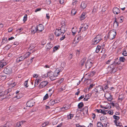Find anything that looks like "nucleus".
Returning a JSON list of instances; mask_svg holds the SVG:
<instances>
[{
    "instance_id": "obj_10",
    "label": "nucleus",
    "mask_w": 127,
    "mask_h": 127,
    "mask_svg": "<svg viewBox=\"0 0 127 127\" xmlns=\"http://www.w3.org/2000/svg\"><path fill=\"white\" fill-rule=\"evenodd\" d=\"M26 57H25L24 55L20 57L17 58L16 60V62L17 63H19L20 62L24 60Z\"/></svg>"
},
{
    "instance_id": "obj_53",
    "label": "nucleus",
    "mask_w": 127,
    "mask_h": 127,
    "mask_svg": "<svg viewBox=\"0 0 127 127\" xmlns=\"http://www.w3.org/2000/svg\"><path fill=\"white\" fill-rule=\"evenodd\" d=\"M111 110H111H109L108 111L107 113H108L109 114H110V115H113V111L112 110Z\"/></svg>"
},
{
    "instance_id": "obj_23",
    "label": "nucleus",
    "mask_w": 127,
    "mask_h": 127,
    "mask_svg": "<svg viewBox=\"0 0 127 127\" xmlns=\"http://www.w3.org/2000/svg\"><path fill=\"white\" fill-rule=\"evenodd\" d=\"M58 102H55V100H51L48 102V104L49 105H53L55 103H57Z\"/></svg>"
},
{
    "instance_id": "obj_8",
    "label": "nucleus",
    "mask_w": 127,
    "mask_h": 127,
    "mask_svg": "<svg viewBox=\"0 0 127 127\" xmlns=\"http://www.w3.org/2000/svg\"><path fill=\"white\" fill-rule=\"evenodd\" d=\"M120 64L121 62L120 61H119V59L118 58H117L114 60V61L113 62V63L111 64V65L114 66H117Z\"/></svg>"
},
{
    "instance_id": "obj_40",
    "label": "nucleus",
    "mask_w": 127,
    "mask_h": 127,
    "mask_svg": "<svg viewBox=\"0 0 127 127\" xmlns=\"http://www.w3.org/2000/svg\"><path fill=\"white\" fill-rule=\"evenodd\" d=\"M88 25H87L86 24H85L83 26V30L84 31H85L88 28Z\"/></svg>"
},
{
    "instance_id": "obj_13",
    "label": "nucleus",
    "mask_w": 127,
    "mask_h": 127,
    "mask_svg": "<svg viewBox=\"0 0 127 127\" xmlns=\"http://www.w3.org/2000/svg\"><path fill=\"white\" fill-rule=\"evenodd\" d=\"M88 108L87 106L84 107L82 109L80 110V111H82L83 112V114L86 113V114H88Z\"/></svg>"
},
{
    "instance_id": "obj_24",
    "label": "nucleus",
    "mask_w": 127,
    "mask_h": 127,
    "mask_svg": "<svg viewBox=\"0 0 127 127\" xmlns=\"http://www.w3.org/2000/svg\"><path fill=\"white\" fill-rule=\"evenodd\" d=\"M46 46L47 47L46 48L47 50H49L53 47V45L51 43H49L47 44Z\"/></svg>"
},
{
    "instance_id": "obj_58",
    "label": "nucleus",
    "mask_w": 127,
    "mask_h": 127,
    "mask_svg": "<svg viewBox=\"0 0 127 127\" xmlns=\"http://www.w3.org/2000/svg\"><path fill=\"white\" fill-rule=\"evenodd\" d=\"M11 47V46L10 45H7L5 47L6 48L7 47V49L8 50L10 49Z\"/></svg>"
},
{
    "instance_id": "obj_3",
    "label": "nucleus",
    "mask_w": 127,
    "mask_h": 127,
    "mask_svg": "<svg viewBox=\"0 0 127 127\" xmlns=\"http://www.w3.org/2000/svg\"><path fill=\"white\" fill-rule=\"evenodd\" d=\"M3 71L6 74H9L12 73V70L11 67L9 66H7L4 68Z\"/></svg>"
},
{
    "instance_id": "obj_37",
    "label": "nucleus",
    "mask_w": 127,
    "mask_h": 127,
    "mask_svg": "<svg viewBox=\"0 0 127 127\" xmlns=\"http://www.w3.org/2000/svg\"><path fill=\"white\" fill-rule=\"evenodd\" d=\"M40 80L39 79L35 80L34 86H35L36 85L37 86L38 84V82H39Z\"/></svg>"
},
{
    "instance_id": "obj_54",
    "label": "nucleus",
    "mask_w": 127,
    "mask_h": 127,
    "mask_svg": "<svg viewBox=\"0 0 127 127\" xmlns=\"http://www.w3.org/2000/svg\"><path fill=\"white\" fill-rule=\"evenodd\" d=\"M63 34H63L62 35V37H61L60 39L61 40H63L65 38V35H63Z\"/></svg>"
},
{
    "instance_id": "obj_28",
    "label": "nucleus",
    "mask_w": 127,
    "mask_h": 127,
    "mask_svg": "<svg viewBox=\"0 0 127 127\" xmlns=\"http://www.w3.org/2000/svg\"><path fill=\"white\" fill-rule=\"evenodd\" d=\"M92 93H96L95 94V95L96 94V93H98L99 94L100 93V92H98L97 89L96 87L94 89L92 90Z\"/></svg>"
},
{
    "instance_id": "obj_27",
    "label": "nucleus",
    "mask_w": 127,
    "mask_h": 127,
    "mask_svg": "<svg viewBox=\"0 0 127 127\" xmlns=\"http://www.w3.org/2000/svg\"><path fill=\"white\" fill-rule=\"evenodd\" d=\"M49 122L48 121H45L42 124V127H45L48 126L49 125Z\"/></svg>"
},
{
    "instance_id": "obj_22",
    "label": "nucleus",
    "mask_w": 127,
    "mask_h": 127,
    "mask_svg": "<svg viewBox=\"0 0 127 127\" xmlns=\"http://www.w3.org/2000/svg\"><path fill=\"white\" fill-rule=\"evenodd\" d=\"M86 58L84 57L81 61L80 62V64H81L82 66H83L84 65V64L85 63V62L86 60Z\"/></svg>"
},
{
    "instance_id": "obj_64",
    "label": "nucleus",
    "mask_w": 127,
    "mask_h": 127,
    "mask_svg": "<svg viewBox=\"0 0 127 127\" xmlns=\"http://www.w3.org/2000/svg\"><path fill=\"white\" fill-rule=\"evenodd\" d=\"M47 4H50L51 3V0H48L47 1Z\"/></svg>"
},
{
    "instance_id": "obj_44",
    "label": "nucleus",
    "mask_w": 127,
    "mask_h": 127,
    "mask_svg": "<svg viewBox=\"0 0 127 127\" xmlns=\"http://www.w3.org/2000/svg\"><path fill=\"white\" fill-rule=\"evenodd\" d=\"M76 13V11L74 10H72L71 11V14L72 15H74Z\"/></svg>"
},
{
    "instance_id": "obj_21",
    "label": "nucleus",
    "mask_w": 127,
    "mask_h": 127,
    "mask_svg": "<svg viewBox=\"0 0 127 127\" xmlns=\"http://www.w3.org/2000/svg\"><path fill=\"white\" fill-rule=\"evenodd\" d=\"M36 28L34 27L33 28V27H32L31 31V32L32 33V34H34L36 32H37V31L36 30Z\"/></svg>"
},
{
    "instance_id": "obj_20",
    "label": "nucleus",
    "mask_w": 127,
    "mask_h": 127,
    "mask_svg": "<svg viewBox=\"0 0 127 127\" xmlns=\"http://www.w3.org/2000/svg\"><path fill=\"white\" fill-rule=\"evenodd\" d=\"M114 122L115 123L116 125L117 126H121L122 125V123L117 120H115L114 121Z\"/></svg>"
},
{
    "instance_id": "obj_48",
    "label": "nucleus",
    "mask_w": 127,
    "mask_h": 127,
    "mask_svg": "<svg viewBox=\"0 0 127 127\" xmlns=\"http://www.w3.org/2000/svg\"><path fill=\"white\" fill-rule=\"evenodd\" d=\"M78 1L77 0H73V2L72 3V5H75L77 2Z\"/></svg>"
},
{
    "instance_id": "obj_42",
    "label": "nucleus",
    "mask_w": 127,
    "mask_h": 127,
    "mask_svg": "<svg viewBox=\"0 0 127 127\" xmlns=\"http://www.w3.org/2000/svg\"><path fill=\"white\" fill-rule=\"evenodd\" d=\"M95 85V84H91L89 87L88 88V91H89V90L92 88L93 87H94V86Z\"/></svg>"
},
{
    "instance_id": "obj_57",
    "label": "nucleus",
    "mask_w": 127,
    "mask_h": 127,
    "mask_svg": "<svg viewBox=\"0 0 127 127\" xmlns=\"http://www.w3.org/2000/svg\"><path fill=\"white\" fill-rule=\"evenodd\" d=\"M9 124V122H7L5 125H4V126H3V127H9V126L8 125Z\"/></svg>"
},
{
    "instance_id": "obj_50",
    "label": "nucleus",
    "mask_w": 127,
    "mask_h": 127,
    "mask_svg": "<svg viewBox=\"0 0 127 127\" xmlns=\"http://www.w3.org/2000/svg\"><path fill=\"white\" fill-rule=\"evenodd\" d=\"M4 89V87L3 85H1L0 86V91L3 90Z\"/></svg>"
},
{
    "instance_id": "obj_41",
    "label": "nucleus",
    "mask_w": 127,
    "mask_h": 127,
    "mask_svg": "<svg viewBox=\"0 0 127 127\" xmlns=\"http://www.w3.org/2000/svg\"><path fill=\"white\" fill-rule=\"evenodd\" d=\"M27 19V14H25L24 17L23 21L24 22H25Z\"/></svg>"
},
{
    "instance_id": "obj_59",
    "label": "nucleus",
    "mask_w": 127,
    "mask_h": 127,
    "mask_svg": "<svg viewBox=\"0 0 127 127\" xmlns=\"http://www.w3.org/2000/svg\"><path fill=\"white\" fill-rule=\"evenodd\" d=\"M73 57V55L72 54H70L69 57H68V58L69 60H71L72 58Z\"/></svg>"
},
{
    "instance_id": "obj_29",
    "label": "nucleus",
    "mask_w": 127,
    "mask_h": 127,
    "mask_svg": "<svg viewBox=\"0 0 127 127\" xmlns=\"http://www.w3.org/2000/svg\"><path fill=\"white\" fill-rule=\"evenodd\" d=\"M78 108L81 109L84 106V104L82 102H81L78 104Z\"/></svg>"
},
{
    "instance_id": "obj_25",
    "label": "nucleus",
    "mask_w": 127,
    "mask_h": 127,
    "mask_svg": "<svg viewBox=\"0 0 127 127\" xmlns=\"http://www.w3.org/2000/svg\"><path fill=\"white\" fill-rule=\"evenodd\" d=\"M96 73L95 71H93L90 72L89 74H87L88 76L90 77H92Z\"/></svg>"
},
{
    "instance_id": "obj_16",
    "label": "nucleus",
    "mask_w": 127,
    "mask_h": 127,
    "mask_svg": "<svg viewBox=\"0 0 127 127\" xmlns=\"http://www.w3.org/2000/svg\"><path fill=\"white\" fill-rule=\"evenodd\" d=\"M86 14L85 13L83 12L81 15L80 19L81 20L85 19L86 17Z\"/></svg>"
},
{
    "instance_id": "obj_39",
    "label": "nucleus",
    "mask_w": 127,
    "mask_h": 127,
    "mask_svg": "<svg viewBox=\"0 0 127 127\" xmlns=\"http://www.w3.org/2000/svg\"><path fill=\"white\" fill-rule=\"evenodd\" d=\"M60 47L59 46H56L54 47L53 49V52H55L56 50L59 49L58 47Z\"/></svg>"
},
{
    "instance_id": "obj_47",
    "label": "nucleus",
    "mask_w": 127,
    "mask_h": 127,
    "mask_svg": "<svg viewBox=\"0 0 127 127\" xmlns=\"http://www.w3.org/2000/svg\"><path fill=\"white\" fill-rule=\"evenodd\" d=\"M75 38H77V39L79 41L81 39V36H79V35H76Z\"/></svg>"
},
{
    "instance_id": "obj_4",
    "label": "nucleus",
    "mask_w": 127,
    "mask_h": 127,
    "mask_svg": "<svg viewBox=\"0 0 127 127\" xmlns=\"http://www.w3.org/2000/svg\"><path fill=\"white\" fill-rule=\"evenodd\" d=\"M102 39L101 36L100 35H97L95 37L93 40V42L94 41V44H95L98 43Z\"/></svg>"
},
{
    "instance_id": "obj_14",
    "label": "nucleus",
    "mask_w": 127,
    "mask_h": 127,
    "mask_svg": "<svg viewBox=\"0 0 127 127\" xmlns=\"http://www.w3.org/2000/svg\"><path fill=\"white\" fill-rule=\"evenodd\" d=\"M25 121H22L20 122L19 121L17 122L16 124V127H21V126L23 124V123H25Z\"/></svg>"
},
{
    "instance_id": "obj_61",
    "label": "nucleus",
    "mask_w": 127,
    "mask_h": 127,
    "mask_svg": "<svg viewBox=\"0 0 127 127\" xmlns=\"http://www.w3.org/2000/svg\"><path fill=\"white\" fill-rule=\"evenodd\" d=\"M41 9V8H36L35 11V12H37V11H40Z\"/></svg>"
},
{
    "instance_id": "obj_34",
    "label": "nucleus",
    "mask_w": 127,
    "mask_h": 127,
    "mask_svg": "<svg viewBox=\"0 0 127 127\" xmlns=\"http://www.w3.org/2000/svg\"><path fill=\"white\" fill-rule=\"evenodd\" d=\"M119 60L120 62H123L125 61L126 59L125 58L123 57H121L120 58Z\"/></svg>"
},
{
    "instance_id": "obj_31",
    "label": "nucleus",
    "mask_w": 127,
    "mask_h": 127,
    "mask_svg": "<svg viewBox=\"0 0 127 127\" xmlns=\"http://www.w3.org/2000/svg\"><path fill=\"white\" fill-rule=\"evenodd\" d=\"M6 64V62H1L0 63V68H2Z\"/></svg>"
},
{
    "instance_id": "obj_5",
    "label": "nucleus",
    "mask_w": 127,
    "mask_h": 127,
    "mask_svg": "<svg viewBox=\"0 0 127 127\" xmlns=\"http://www.w3.org/2000/svg\"><path fill=\"white\" fill-rule=\"evenodd\" d=\"M49 83V82L47 81H43L39 85L38 87L39 89L43 88Z\"/></svg>"
},
{
    "instance_id": "obj_46",
    "label": "nucleus",
    "mask_w": 127,
    "mask_h": 127,
    "mask_svg": "<svg viewBox=\"0 0 127 127\" xmlns=\"http://www.w3.org/2000/svg\"><path fill=\"white\" fill-rule=\"evenodd\" d=\"M113 118L116 120H119L120 119V117L115 115L113 116Z\"/></svg>"
},
{
    "instance_id": "obj_60",
    "label": "nucleus",
    "mask_w": 127,
    "mask_h": 127,
    "mask_svg": "<svg viewBox=\"0 0 127 127\" xmlns=\"http://www.w3.org/2000/svg\"><path fill=\"white\" fill-rule=\"evenodd\" d=\"M119 23L118 22H116V23H114V26L115 25L116 27H117L118 26Z\"/></svg>"
},
{
    "instance_id": "obj_17",
    "label": "nucleus",
    "mask_w": 127,
    "mask_h": 127,
    "mask_svg": "<svg viewBox=\"0 0 127 127\" xmlns=\"http://www.w3.org/2000/svg\"><path fill=\"white\" fill-rule=\"evenodd\" d=\"M86 4L84 1L82 2L81 5V7L83 9H84L86 7Z\"/></svg>"
},
{
    "instance_id": "obj_35",
    "label": "nucleus",
    "mask_w": 127,
    "mask_h": 127,
    "mask_svg": "<svg viewBox=\"0 0 127 127\" xmlns=\"http://www.w3.org/2000/svg\"><path fill=\"white\" fill-rule=\"evenodd\" d=\"M97 127H101L102 126V127H103V126L101 122H98L97 123Z\"/></svg>"
},
{
    "instance_id": "obj_33",
    "label": "nucleus",
    "mask_w": 127,
    "mask_h": 127,
    "mask_svg": "<svg viewBox=\"0 0 127 127\" xmlns=\"http://www.w3.org/2000/svg\"><path fill=\"white\" fill-rule=\"evenodd\" d=\"M56 73H55V72L53 73V72L52 71H49L48 72V75L50 77L53 76L54 74H56Z\"/></svg>"
},
{
    "instance_id": "obj_45",
    "label": "nucleus",
    "mask_w": 127,
    "mask_h": 127,
    "mask_svg": "<svg viewBox=\"0 0 127 127\" xmlns=\"http://www.w3.org/2000/svg\"><path fill=\"white\" fill-rule=\"evenodd\" d=\"M28 81V80L26 81L24 83V86L26 88L28 86V85H27Z\"/></svg>"
},
{
    "instance_id": "obj_38",
    "label": "nucleus",
    "mask_w": 127,
    "mask_h": 127,
    "mask_svg": "<svg viewBox=\"0 0 127 127\" xmlns=\"http://www.w3.org/2000/svg\"><path fill=\"white\" fill-rule=\"evenodd\" d=\"M31 53L29 52L27 53L25 55H24L25 57H26V58H28L30 55Z\"/></svg>"
},
{
    "instance_id": "obj_15",
    "label": "nucleus",
    "mask_w": 127,
    "mask_h": 127,
    "mask_svg": "<svg viewBox=\"0 0 127 127\" xmlns=\"http://www.w3.org/2000/svg\"><path fill=\"white\" fill-rule=\"evenodd\" d=\"M98 92L100 91H101L103 90L104 92H106V91H105L104 90H103V87L99 85L98 86L96 87Z\"/></svg>"
},
{
    "instance_id": "obj_63",
    "label": "nucleus",
    "mask_w": 127,
    "mask_h": 127,
    "mask_svg": "<svg viewBox=\"0 0 127 127\" xmlns=\"http://www.w3.org/2000/svg\"><path fill=\"white\" fill-rule=\"evenodd\" d=\"M84 95H82L78 99V100L79 101L80 100L84 98Z\"/></svg>"
},
{
    "instance_id": "obj_11",
    "label": "nucleus",
    "mask_w": 127,
    "mask_h": 127,
    "mask_svg": "<svg viewBox=\"0 0 127 127\" xmlns=\"http://www.w3.org/2000/svg\"><path fill=\"white\" fill-rule=\"evenodd\" d=\"M113 11L115 14H117L120 13V9L117 7H114L113 9Z\"/></svg>"
},
{
    "instance_id": "obj_26",
    "label": "nucleus",
    "mask_w": 127,
    "mask_h": 127,
    "mask_svg": "<svg viewBox=\"0 0 127 127\" xmlns=\"http://www.w3.org/2000/svg\"><path fill=\"white\" fill-rule=\"evenodd\" d=\"M58 75L57 74H54L53 76H52L50 78V79L52 81L56 79V77L58 76Z\"/></svg>"
},
{
    "instance_id": "obj_55",
    "label": "nucleus",
    "mask_w": 127,
    "mask_h": 127,
    "mask_svg": "<svg viewBox=\"0 0 127 127\" xmlns=\"http://www.w3.org/2000/svg\"><path fill=\"white\" fill-rule=\"evenodd\" d=\"M3 91L1 92L0 93V96H1V97L2 96H4V95H5Z\"/></svg>"
},
{
    "instance_id": "obj_51",
    "label": "nucleus",
    "mask_w": 127,
    "mask_h": 127,
    "mask_svg": "<svg viewBox=\"0 0 127 127\" xmlns=\"http://www.w3.org/2000/svg\"><path fill=\"white\" fill-rule=\"evenodd\" d=\"M122 54L124 56H127V52L126 51H124L122 53Z\"/></svg>"
},
{
    "instance_id": "obj_9",
    "label": "nucleus",
    "mask_w": 127,
    "mask_h": 127,
    "mask_svg": "<svg viewBox=\"0 0 127 127\" xmlns=\"http://www.w3.org/2000/svg\"><path fill=\"white\" fill-rule=\"evenodd\" d=\"M59 29H56L55 31V34L56 37L59 36L61 35L63 32Z\"/></svg>"
},
{
    "instance_id": "obj_32",
    "label": "nucleus",
    "mask_w": 127,
    "mask_h": 127,
    "mask_svg": "<svg viewBox=\"0 0 127 127\" xmlns=\"http://www.w3.org/2000/svg\"><path fill=\"white\" fill-rule=\"evenodd\" d=\"M101 48V46L99 45H98L96 48L95 52L96 53H98Z\"/></svg>"
},
{
    "instance_id": "obj_2",
    "label": "nucleus",
    "mask_w": 127,
    "mask_h": 127,
    "mask_svg": "<svg viewBox=\"0 0 127 127\" xmlns=\"http://www.w3.org/2000/svg\"><path fill=\"white\" fill-rule=\"evenodd\" d=\"M94 63V61L91 59L88 60L85 64V66L86 68H90L92 66V64Z\"/></svg>"
},
{
    "instance_id": "obj_43",
    "label": "nucleus",
    "mask_w": 127,
    "mask_h": 127,
    "mask_svg": "<svg viewBox=\"0 0 127 127\" xmlns=\"http://www.w3.org/2000/svg\"><path fill=\"white\" fill-rule=\"evenodd\" d=\"M48 94H46L43 97V100H45L48 98Z\"/></svg>"
},
{
    "instance_id": "obj_56",
    "label": "nucleus",
    "mask_w": 127,
    "mask_h": 127,
    "mask_svg": "<svg viewBox=\"0 0 127 127\" xmlns=\"http://www.w3.org/2000/svg\"><path fill=\"white\" fill-rule=\"evenodd\" d=\"M46 43V41L45 40H43L41 42L42 45H44Z\"/></svg>"
},
{
    "instance_id": "obj_30",
    "label": "nucleus",
    "mask_w": 127,
    "mask_h": 127,
    "mask_svg": "<svg viewBox=\"0 0 127 127\" xmlns=\"http://www.w3.org/2000/svg\"><path fill=\"white\" fill-rule=\"evenodd\" d=\"M62 71V70L61 69H59V68H57L55 71V73H57V74L58 75L59 74L60 72H61Z\"/></svg>"
},
{
    "instance_id": "obj_36",
    "label": "nucleus",
    "mask_w": 127,
    "mask_h": 127,
    "mask_svg": "<svg viewBox=\"0 0 127 127\" xmlns=\"http://www.w3.org/2000/svg\"><path fill=\"white\" fill-rule=\"evenodd\" d=\"M73 117V114H70L67 116V118L68 119H71Z\"/></svg>"
},
{
    "instance_id": "obj_49",
    "label": "nucleus",
    "mask_w": 127,
    "mask_h": 127,
    "mask_svg": "<svg viewBox=\"0 0 127 127\" xmlns=\"http://www.w3.org/2000/svg\"><path fill=\"white\" fill-rule=\"evenodd\" d=\"M122 95H120L119 97V99L121 100V101H122V100L124 99V97Z\"/></svg>"
},
{
    "instance_id": "obj_6",
    "label": "nucleus",
    "mask_w": 127,
    "mask_h": 127,
    "mask_svg": "<svg viewBox=\"0 0 127 127\" xmlns=\"http://www.w3.org/2000/svg\"><path fill=\"white\" fill-rule=\"evenodd\" d=\"M36 30L37 31V32L39 33L42 32L44 29V26L43 25L40 24L38 25L36 27Z\"/></svg>"
},
{
    "instance_id": "obj_1",
    "label": "nucleus",
    "mask_w": 127,
    "mask_h": 127,
    "mask_svg": "<svg viewBox=\"0 0 127 127\" xmlns=\"http://www.w3.org/2000/svg\"><path fill=\"white\" fill-rule=\"evenodd\" d=\"M109 34L108 38L110 40H112L115 38L116 36V32L114 30L108 32Z\"/></svg>"
},
{
    "instance_id": "obj_62",
    "label": "nucleus",
    "mask_w": 127,
    "mask_h": 127,
    "mask_svg": "<svg viewBox=\"0 0 127 127\" xmlns=\"http://www.w3.org/2000/svg\"><path fill=\"white\" fill-rule=\"evenodd\" d=\"M105 52V49L104 48H102V51H101V52L103 53H104Z\"/></svg>"
},
{
    "instance_id": "obj_18",
    "label": "nucleus",
    "mask_w": 127,
    "mask_h": 127,
    "mask_svg": "<svg viewBox=\"0 0 127 127\" xmlns=\"http://www.w3.org/2000/svg\"><path fill=\"white\" fill-rule=\"evenodd\" d=\"M69 106L66 105L65 106H64L63 107L61 108V109L62 111H64L69 109Z\"/></svg>"
},
{
    "instance_id": "obj_12",
    "label": "nucleus",
    "mask_w": 127,
    "mask_h": 127,
    "mask_svg": "<svg viewBox=\"0 0 127 127\" xmlns=\"http://www.w3.org/2000/svg\"><path fill=\"white\" fill-rule=\"evenodd\" d=\"M34 104L33 101L32 100L28 101L26 103L27 106L29 107H32L33 105Z\"/></svg>"
},
{
    "instance_id": "obj_7",
    "label": "nucleus",
    "mask_w": 127,
    "mask_h": 127,
    "mask_svg": "<svg viewBox=\"0 0 127 127\" xmlns=\"http://www.w3.org/2000/svg\"><path fill=\"white\" fill-rule=\"evenodd\" d=\"M64 21H62V25H63L64 24V25H62L61 28L59 29V30L62 32H63V34H64V33L65 32L66 29V25L64 24Z\"/></svg>"
},
{
    "instance_id": "obj_19",
    "label": "nucleus",
    "mask_w": 127,
    "mask_h": 127,
    "mask_svg": "<svg viewBox=\"0 0 127 127\" xmlns=\"http://www.w3.org/2000/svg\"><path fill=\"white\" fill-rule=\"evenodd\" d=\"M108 94L109 96H108L107 97H106L105 95H104V96L107 99V100L109 101H111L112 99V96L110 94Z\"/></svg>"
},
{
    "instance_id": "obj_52",
    "label": "nucleus",
    "mask_w": 127,
    "mask_h": 127,
    "mask_svg": "<svg viewBox=\"0 0 127 127\" xmlns=\"http://www.w3.org/2000/svg\"><path fill=\"white\" fill-rule=\"evenodd\" d=\"M23 29L22 28H21L17 30H16V31L17 32H21L23 30Z\"/></svg>"
}]
</instances>
